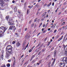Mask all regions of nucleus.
<instances>
[{
  "mask_svg": "<svg viewBox=\"0 0 67 67\" xmlns=\"http://www.w3.org/2000/svg\"><path fill=\"white\" fill-rule=\"evenodd\" d=\"M1 58L2 59V58H3V54H2L1 55Z\"/></svg>",
  "mask_w": 67,
  "mask_h": 67,
  "instance_id": "21",
  "label": "nucleus"
},
{
  "mask_svg": "<svg viewBox=\"0 0 67 67\" xmlns=\"http://www.w3.org/2000/svg\"><path fill=\"white\" fill-rule=\"evenodd\" d=\"M27 28H25V31H26V30H27Z\"/></svg>",
  "mask_w": 67,
  "mask_h": 67,
  "instance_id": "56",
  "label": "nucleus"
},
{
  "mask_svg": "<svg viewBox=\"0 0 67 67\" xmlns=\"http://www.w3.org/2000/svg\"><path fill=\"white\" fill-rule=\"evenodd\" d=\"M12 43L13 44H15V41H13L12 42Z\"/></svg>",
  "mask_w": 67,
  "mask_h": 67,
  "instance_id": "31",
  "label": "nucleus"
},
{
  "mask_svg": "<svg viewBox=\"0 0 67 67\" xmlns=\"http://www.w3.org/2000/svg\"><path fill=\"white\" fill-rule=\"evenodd\" d=\"M61 13H62V12H60L59 13L58 15H60L61 14Z\"/></svg>",
  "mask_w": 67,
  "mask_h": 67,
  "instance_id": "41",
  "label": "nucleus"
},
{
  "mask_svg": "<svg viewBox=\"0 0 67 67\" xmlns=\"http://www.w3.org/2000/svg\"><path fill=\"white\" fill-rule=\"evenodd\" d=\"M35 61L34 60H33V61H32L31 62V64H33L34 63V62H35Z\"/></svg>",
  "mask_w": 67,
  "mask_h": 67,
  "instance_id": "24",
  "label": "nucleus"
},
{
  "mask_svg": "<svg viewBox=\"0 0 67 67\" xmlns=\"http://www.w3.org/2000/svg\"><path fill=\"white\" fill-rule=\"evenodd\" d=\"M7 67H9L10 66V64L9 63L8 64H7Z\"/></svg>",
  "mask_w": 67,
  "mask_h": 67,
  "instance_id": "13",
  "label": "nucleus"
},
{
  "mask_svg": "<svg viewBox=\"0 0 67 67\" xmlns=\"http://www.w3.org/2000/svg\"><path fill=\"white\" fill-rule=\"evenodd\" d=\"M32 49H30L29 51V53H31V52H32Z\"/></svg>",
  "mask_w": 67,
  "mask_h": 67,
  "instance_id": "22",
  "label": "nucleus"
},
{
  "mask_svg": "<svg viewBox=\"0 0 67 67\" xmlns=\"http://www.w3.org/2000/svg\"><path fill=\"white\" fill-rule=\"evenodd\" d=\"M14 27H15V26H11L9 27V30H12L13 29H14Z\"/></svg>",
  "mask_w": 67,
  "mask_h": 67,
  "instance_id": "5",
  "label": "nucleus"
},
{
  "mask_svg": "<svg viewBox=\"0 0 67 67\" xmlns=\"http://www.w3.org/2000/svg\"><path fill=\"white\" fill-rule=\"evenodd\" d=\"M24 49V50H25V49H26V47H24L23 48V50Z\"/></svg>",
  "mask_w": 67,
  "mask_h": 67,
  "instance_id": "26",
  "label": "nucleus"
},
{
  "mask_svg": "<svg viewBox=\"0 0 67 67\" xmlns=\"http://www.w3.org/2000/svg\"><path fill=\"white\" fill-rule=\"evenodd\" d=\"M41 45V43H39L38 45L36 47H37V46H38L39 45Z\"/></svg>",
  "mask_w": 67,
  "mask_h": 67,
  "instance_id": "36",
  "label": "nucleus"
},
{
  "mask_svg": "<svg viewBox=\"0 0 67 67\" xmlns=\"http://www.w3.org/2000/svg\"><path fill=\"white\" fill-rule=\"evenodd\" d=\"M35 56V55H34L32 56L31 58L30 59V61H32V60H33V59L34 58Z\"/></svg>",
  "mask_w": 67,
  "mask_h": 67,
  "instance_id": "9",
  "label": "nucleus"
},
{
  "mask_svg": "<svg viewBox=\"0 0 67 67\" xmlns=\"http://www.w3.org/2000/svg\"><path fill=\"white\" fill-rule=\"evenodd\" d=\"M8 23L9 24V25H13V23H11L9 22Z\"/></svg>",
  "mask_w": 67,
  "mask_h": 67,
  "instance_id": "12",
  "label": "nucleus"
},
{
  "mask_svg": "<svg viewBox=\"0 0 67 67\" xmlns=\"http://www.w3.org/2000/svg\"><path fill=\"white\" fill-rule=\"evenodd\" d=\"M45 26V24H44L43 25V27H44Z\"/></svg>",
  "mask_w": 67,
  "mask_h": 67,
  "instance_id": "49",
  "label": "nucleus"
},
{
  "mask_svg": "<svg viewBox=\"0 0 67 67\" xmlns=\"http://www.w3.org/2000/svg\"><path fill=\"white\" fill-rule=\"evenodd\" d=\"M54 47H53L51 49V51H52V50H53V49H54Z\"/></svg>",
  "mask_w": 67,
  "mask_h": 67,
  "instance_id": "38",
  "label": "nucleus"
},
{
  "mask_svg": "<svg viewBox=\"0 0 67 67\" xmlns=\"http://www.w3.org/2000/svg\"><path fill=\"white\" fill-rule=\"evenodd\" d=\"M15 62H16V61H15V60L14 62V63H15Z\"/></svg>",
  "mask_w": 67,
  "mask_h": 67,
  "instance_id": "52",
  "label": "nucleus"
},
{
  "mask_svg": "<svg viewBox=\"0 0 67 67\" xmlns=\"http://www.w3.org/2000/svg\"><path fill=\"white\" fill-rule=\"evenodd\" d=\"M31 22H32V20H31L29 22V24H30V23H31Z\"/></svg>",
  "mask_w": 67,
  "mask_h": 67,
  "instance_id": "35",
  "label": "nucleus"
},
{
  "mask_svg": "<svg viewBox=\"0 0 67 67\" xmlns=\"http://www.w3.org/2000/svg\"><path fill=\"white\" fill-rule=\"evenodd\" d=\"M55 60H56V59L55 58H54L53 62L54 63H55Z\"/></svg>",
  "mask_w": 67,
  "mask_h": 67,
  "instance_id": "29",
  "label": "nucleus"
},
{
  "mask_svg": "<svg viewBox=\"0 0 67 67\" xmlns=\"http://www.w3.org/2000/svg\"><path fill=\"white\" fill-rule=\"evenodd\" d=\"M9 15H8L6 16V19H9Z\"/></svg>",
  "mask_w": 67,
  "mask_h": 67,
  "instance_id": "16",
  "label": "nucleus"
},
{
  "mask_svg": "<svg viewBox=\"0 0 67 67\" xmlns=\"http://www.w3.org/2000/svg\"><path fill=\"white\" fill-rule=\"evenodd\" d=\"M36 30H35L34 32V33H36Z\"/></svg>",
  "mask_w": 67,
  "mask_h": 67,
  "instance_id": "62",
  "label": "nucleus"
},
{
  "mask_svg": "<svg viewBox=\"0 0 67 67\" xmlns=\"http://www.w3.org/2000/svg\"><path fill=\"white\" fill-rule=\"evenodd\" d=\"M31 26H33V25H34V24H32V25H31Z\"/></svg>",
  "mask_w": 67,
  "mask_h": 67,
  "instance_id": "63",
  "label": "nucleus"
},
{
  "mask_svg": "<svg viewBox=\"0 0 67 67\" xmlns=\"http://www.w3.org/2000/svg\"><path fill=\"white\" fill-rule=\"evenodd\" d=\"M56 52H57V51L56 50H55L54 52V54H56Z\"/></svg>",
  "mask_w": 67,
  "mask_h": 67,
  "instance_id": "20",
  "label": "nucleus"
},
{
  "mask_svg": "<svg viewBox=\"0 0 67 67\" xmlns=\"http://www.w3.org/2000/svg\"><path fill=\"white\" fill-rule=\"evenodd\" d=\"M38 5V4H37L35 5V7H37Z\"/></svg>",
  "mask_w": 67,
  "mask_h": 67,
  "instance_id": "55",
  "label": "nucleus"
},
{
  "mask_svg": "<svg viewBox=\"0 0 67 67\" xmlns=\"http://www.w3.org/2000/svg\"><path fill=\"white\" fill-rule=\"evenodd\" d=\"M51 44V42H48V46H49V44Z\"/></svg>",
  "mask_w": 67,
  "mask_h": 67,
  "instance_id": "33",
  "label": "nucleus"
},
{
  "mask_svg": "<svg viewBox=\"0 0 67 67\" xmlns=\"http://www.w3.org/2000/svg\"><path fill=\"white\" fill-rule=\"evenodd\" d=\"M65 22H64L63 23H62V25H64V24H65Z\"/></svg>",
  "mask_w": 67,
  "mask_h": 67,
  "instance_id": "40",
  "label": "nucleus"
},
{
  "mask_svg": "<svg viewBox=\"0 0 67 67\" xmlns=\"http://www.w3.org/2000/svg\"><path fill=\"white\" fill-rule=\"evenodd\" d=\"M52 6H54V3H53L52 4Z\"/></svg>",
  "mask_w": 67,
  "mask_h": 67,
  "instance_id": "46",
  "label": "nucleus"
},
{
  "mask_svg": "<svg viewBox=\"0 0 67 67\" xmlns=\"http://www.w3.org/2000/svg\"><path fill=\"white\" fill-rule=\"evenodd\" d=\"M37 19V18H36V19H35V20H34V22H36Z\"/></svg>",
  "mask_w": 67,
  "mask_h": 67,
  "instance_id": "28",
  "label": "nucleus"
},
{
  "mask_svg": "<svg viewBox=\"0 0 67 67\" xmlns=\"http://www.w3.org/2000/svg\"><path fill=\"white\" fill-rule=\"evenodd\" d=\"M46 4H44L43 5V7H45V6H46Z\"/></svg>",
  "mask_w": 67,
  "mask_h": 67,
  "instance_id": "50",
  "label": "nucleus"
},
{
  "mask_svg": "<svg viewBox=\"0 0 67 67\" xmlns=\"http://www.w3.org/2000/svg\"><path fill=\"white\" fill-rule=\"evenodd\" d=\"M63 37V36H62L59 39V40H58V41H60V40H62Z\"/></svg>",
  "mask_w": 67,
  "mask_h": 67,
  "instance_id": "10",
  "label": "nucleus"
},
{
  "mask_svg": "<svg viewBox=\"0 0 67 67\" xmlns=\"http://www.w3.org/2000/svg\"><path fill=\"white\" fill-rule=\"evenodd\" d=\"M65 28V26H64L62 27V28L63 29H64V28Z\"/></svg>",
  "mask_w": 67,
  "mask_h": 67,
  "instance_id": "51",
  "label": "nucleus"
},
{
  "mask_svg": "<svg viewBox=\"0 0 67 67\" xmlns=\"http://www.w3.org/2000/svg\"><path fill=\"white\" fill-rule=\"evenodd\" d=\"M12 51H8V52H7L9 54H12Z\"/></svg>",
  "mask_w": 67,
  "mask_h": 67,
  "instance_id": "11",
  "label": "nucleus"
},
{
  "mask_svg": "<svg viewBox=\"0 0 67 67\" xmlns=\"http://www.w3.org/2000/svg\"><path fill=\"white\" fill-rule=\"evenodd\" d=\"M65 38H66V36H64V40H65Z\"/></svg>",
  "mask_w": 67,
  "mask_h": 67,
  "instance_id": "48",
  "label": "nucleus"
},
{
  "mask_svg": "<svg viewBox=\"0 0 67 67\" xmlns=\"http://www.w3.org/2000/svg\"><path fill=\"white\" fill-rule=\"evenodd\" d=\"M51 30V28H48V31H50Z\"/></svg>",
  "mask_w": 67,
  "mask_h": 67,
  "instance_id": "53",
  "label": "nucleus"
},
{
  "mask_svg": "<svg viewBox=\"0 0 67 67\" xmlns=\"http://www.w3.org/2000/svg\"><path fill=\"white\" fill-rule=\"evenodd\" d=\"M26 64H27V62H26L25 63H24V66H25V65H26Z\"/></svg>",
  "mask_w": 67,
  "mask_h": 67,
  "instance_id": "37",
  "label": "nucleus"
},
{
  "mask_svg": "<svg viewBox=\"0 0 67 67\" xmlns=\"http://www.w3.org/2000/svg\"><path fill=\"white\" fill-rule=\"evenodd\" d=\"M47 38H47V37H46L44 39V42H46V40H47Z\"/></svg>",
  "mask_w": 67,
  "mask_h": 67,
  "instance_id": "17",
  "label": "nucleus"
},
{
  "mask_svg": "<svg viewBox=\"0 0 67 67\" xmlns=\"http://www.w3.org/2000/svg\"><path fill=\"white\" fill-rule=\"evenodd\" d=\"M38 51H39V50H38V49H36V50L35 51V52H38Z\"/></svg>",
  "mask_w": 67,
  "mask_h": 67,
  "instance_id": "27",
  "label": "nucleus"
},
{
  "mask_svg": "<svg viewBox=\"0 0 67 67\" xmlns=\"http://www.w3.org/2000/svg\"><path fill=\"white\" fill-rule=\"evenodd\" d=\"M12 3H15V1H12Z\"/></svg>",
  "mask_w": 67,
  "mask_h": 67,
  "instance_id": "45",
  "label": "nucleus"
},
{
  "mask_svg": "<svg viewBox=\"0 0 67 67\" xmlns=\"http://www.w3.org/2000/svg\"><path fill=\"white\" fill-rule=\"evenodd\" d=\"M44 30V28H42V31H43Z\"/></svg>",
  "mask_w": 67,
  "mask_h": 67,
  "instance_id": "54",
  "label": "nucleus"
},
{
  "mask_svg": "<svg viewBox=\"0 0 67 67\" xmlns=\"http://www.w3.org/2000/svg\"><path fill=\"white\" fill-rule=\"evenodd\" d=\"M42 25V23H40V25L39 26V27H41V25Z\"/></svg>",
  "mask_w": 67,
  "mask_h": 67,
  "instance_id": "25",
  "label": "nucleus"
},
{
  "mask_svg": "<svg viewBox=\"0 0 67 67\" xmlns=\"http://www.w3.org/2000/svg\"><path fill=\"white\" fill-rule=\"evenodd\" d=\"M0 28L1 29V30H3V34L5 31H6V29H7V28L5 27H4L3 26L1 27Z\"/></svg>",
  "mask_w": 67,
  "mask_h": 67,
  "instance_id": "3",
  "label": "nucleus"
},
{
  "mask_svg": "<svg viewBox=\"0 0 67 67\" xmlns=\"http://www.w3.org/2000/svg\"><path fill=\"white\" fill-rule=\"evenodd\" d=\"M17 9V7H16V6H15L14 7V10H16V9Z\"/></svg>",
  "mask_w": 67,
  "mask_h": 67,
  "instance_id": "15",
  "label": "nucleus"
},
{
  "mask_svg": "<svg viewBox=\"0 0 67 67\" xmlns=\"http://www.w3.org/2000/svg\"><path fill=\"white\" fill-rule=\"evenodd\" d=\"M13 58H14V59L15 60V57H13Z\"/></svg>",
  "mask_w": 67,
  "mask_h": 67,
  "instance_id": "60",
  "label": "nucleus"
},
{
  "mask_svg": "<svg viewBox=\"0 0 67 67\" xmlns=\"http://www.w3.org/2000/svg\"><path fill=\"white\" fill-rule=\"evenodd\" d=\"M8 62H11V60L10 59H9L8 60Z\"/></svg>",
  "mask_w": 67,
  "mask_h": 67,
  "instance_id": "43",
  "label": "nucleus"
},
{
  "mask_svg": "<svg viewBox=\"0 0 67 67\" xmlns=\"http://www.w3.org/2000/svg\"><path fill=\"white\" fill-rule=\"evenodd\" d=\"M41 47H41V46H40V47H39L38 49H41Z\"/></svg>",
  "mask_w": 67,
  "mask_h": 67,
  "instance_id": "57",
  "label": "nucleus"
},
{
  "mask_svg": "<svg viewBox=\"0 0 67 67\" xmlns=\"http://www.w3.org/2000/svg\"><path fill=\"white\" fill-rule=\"evenodd\" d=\"M44 45V43H42V44H41V46H40V47H42V46Z\"/></svg>",
  "mask_w": 67,
  "mask_h": 67,
  "instance_id": "39",
  "label": "nucleus"
},
{
  "mask_svg": "<svg viewBox=\"0 0 67 67\" xmlns=\"http://www.w3.org/2000/svg\"><path fill=\"white\" fill-rule=\"evenodd\" d=\"M49 12H50V10H48V13H49Z\"/></svg>",
  "mask_w": 67,
  "mask_h": 67,
  "instance_id": "61",
  "label": "nucleus"
},
{
  "mask_svg": "<svg viewBox=\"0 0 67 67\" xmlns=\"http://www.w3.org/2000/svg\"><path fill=\"white\" fill-rule=\"evenodd\" d=\"M2 34H3V31H1L0 32V37H2Z\"/></svg>",
  "mask_w": 67,
  "mask_h": 67,
  "instance_id": "8",
  "label": "nucleus"
},
{
  "mask_svg": "<svg viewBox=\"0 0 67 67\" xmlns=\"http://www.w3.org/2000/svg\"><path fill=\"white\" fill-rule=\"evenodd\" d=\"M61 30H62V28H60L59 29V31H61Z\"/></svg>",
  "mask_w": 67,
  "mask_h": 67,
  "instance_id": "42",
  "label": "nucleus"
},
{
  "mask_svg": "<svg viewBox=\"0 0 67 67\" xmlns=\"http://www.w3.org/2000/svg\"><path fill=\"white\" fill-rule=\"evenodd\" d=\"M62 59H63V61H64V63L61 62L60 63V66L61 67H65V63L67 64V58L66 57H64L63 58H62Z\"/></svg>",
  "mask_w": 67,
  "mask_h": 67,
  "instance_id": "1",
  "label": "nucleus"
},
{
  "mask_svg": "<svg viewBox=\"0 0 67 67\" xmlns=\"http://www.w3.org/2000/svg\"><path fill=\"white\" fill-rule=\"evenodd\" d=\"M56 32H57V30H54V32H53V33H54L55 34V33H56Z\"/></svg>",
  "mask_w": 67,
  "mask_h": 67,
  "instance_id": "19",
  "label": "nucleus"
},
{
  "mask_svg": "<svg viewBox=\"0 0 67 67\" xmlns=\"http://www.w3.org/2000/svg\"><path fill=\"white\" fill-rule=\"evenodd\" d=\"M12 46L10 45H9L7 46L6 48V50H8V51H12Z\"/></svg>",
  "mask_w": 67,
  "mask_h": 67,
  "instance_id": "2",
  "label": "nucleus"
},
{
  "mask_svg": "<svg viewBox=\"0 0 67 67\" xmlns=\"http://www.w3.org/2000/svg\"><path fill=\"white\" fill-rule=\"evenodd\" d=\"M21 45V43H19V42H18L16 44V46L17 47H19Z\"/></svg>",
  "mask_w": 67,
  "mask_h": 67,
  "instance_id": "7",
  "label": "nucleus"
},
{
  "mask_svg": "<svg viewBox=\"0 0 67 67\" xmlns=\"http://www.w3.org/2000/svg\"><path fill=\"white\" fill-rule=\"evenodd\" d=\"M42 62V60H40L39 62L40 63H40H41V62Z\"/></svg>",
  "mask_w": 67,
  "mask_h": 67,
  "instance_id": "58",
  "label": "nucleus"
},
{
  "mask_svg": "<svg viewBox=\"0 0 67 67\" xmlns=\"http://www.w3.org/2000/svg\"><path fill=\"white\" fill-rule=\"evenodd\" d=\"M9 56H10V55L9 54V53L8 52H7L6 55L5 56L6 58H8Z\"/></svg>",
  "mask_w": 67,
  "mask_h": 67,
  "instance_id": "6",
  "label": "nucleus"
},
{
  "mask_svg": "<svg viewBox=\"0 0 67 67\" xmlns=\"http://www.w3.org/2000/svg\"><path fill=\"white\" fill-rule=\"evenodd\" d=\"M54 37H52V39L53 40L54 39Z\"/></svg>",
  "mask_w": 67,
  "mask_h": 67,
  "instance_id": "64",
  "label": "nucleus"
},
{
  "mask_svg": "<svg viewBox=\"0 0 67 67\" xmlns=\"http://www.w3.org/2000/svg\"><path fill=\"white\" fill-rule=\"evenodd\" d=\"M54 63L53 62L51 64V66H53V65H54Z\"/></svg>",
  "mask_w": 67,
  "mask_h": 67,
  "instance_id": "34",
  "label": "nucleus"
},
{
  "mask_svg": "<svg viewBox=\"0 0 67 67\" xmlns=\"http://www.w3.org/2000/svg\"><path fill=\"white\" fill-rule=\"evenodd\" d=\"M4 4V3H3V0H0V6L2 7Z\"/></svg>",
  "mask_w": 67,
  "mask_h": 67,
  "instance_id": "4",
  "label": "nucleus"
},
{
  "mask_svg": "<svg viewBox=\"0 0 67 67\" xmlns=\"http://www.w3.org/2000/svg\"><path fill=\"white\" fill-rule=\"evenodd\" d=\"M56 54H53V56L54 58L56 57Z\"/></svg>",
  "mask_w": 67,
  "mask_h": 67,
  "instance_id": "18",
  "label": "nucleus"
},
{
  "mask_svg": "<svg viewBox=\"0 0 67 67\" xmlns=\"http://www.w3.org/2000/svg\"><path fill=\"white\" fill-rule=\"evenodd\" d=\"M25 43L24 42V43H23V47H24L25 45Z\"/></svg>",
  "mask_w": 67,
  "mask_h": 67,
  "instance_id": "23",
  "label": "nucleus"
},
{
  "mask_svg": "<svg viewBox=\"0 0 67 67\" xmlns=\"http://www.w3.org/2000/svg\"><path fill=\"white\" fill-rule=\"evenodd\" d=\"M45 51V49H42V52H44V51Z\"/></svg>",
  "mask_w": 67,
  "mask_h": 67,
  "instance_id": "30",
  "label": "nucleus"
},
{
  "mask_svg": "<svg viewBox=\"0 0 67 67\" xmlns=\"http://www.w3.org/2000/svg\"><path fill=\"white\" fill-rule=\"evenodd\" d=\"M51 28H52V27H54V26L52 25V26H51Z\"/></svg>",
  "mask_w": 67,
  "mask_h": 67,
  "instance_id": "59",
  "label": "nucleus"
},
{
  "mask_svg": "<svg viewBox=\"0 0 67 67\" xmlns=\"http://www.w3.org/2000/svg\"><path fill=\"white\" fill-rule=\"evenodd\" d=\"M18 13H19V14H21V12H18Z\"/></svg>",
  "mask_w": 67,
  "mask_h": 67,
  "instance_id": "44",
  "label": "nucleus"
},
{
  "mask_svg": "<svg viewBox=\"0 0 67 67\" xmlns=\"http://www.w3.org/2000/svg\"><path fill=\"white\" fill-rule=\"evenodd\" d=\"M29 9H27V14H29Z\"/></svg>",
  "mask_w": 67,
  "mask_h": 67,
  "instance_id": "14",
  "label": "nucleus"
},
{
  "mask_svg": "<svg viewBox=\"0 0 67 67\" xmlns=\"http://www.w3.org/2000/svg\"><path fill=\"white\" fill-rule=\"evenodd\" d=\"M42 17H45V14H43L42 16Z\"/></svg>",
  "mask_w": 67,
  "mask_h": 67,
  "instance_id": "32",
  "label": "nucleus"
},
{
  "mask_svg": "<svg viewBox=\"0 0 67 67\" xmlns=\"http://www.w3.org/2000/svg\"><path fill=\"white\" fill-rule=\"evenodd\" d=\"M30 66V65H28L27 66V67H32V66Z\"/></svg>",
  "mask_w": 67,
  "mask_h": 67,
  "instance_id": "47",
  "label": "nucleus"
}]
</instances>
